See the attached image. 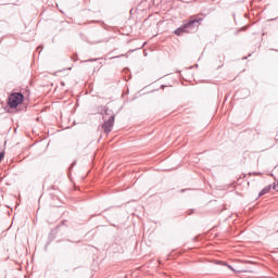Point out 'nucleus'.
<instances>
[{
  "mask_svg": "<svg viewBox=\"0 0 278 278\" xmlns=\"http://www.w3.org/2000/svg\"><path fill=\"white\" fill-rule=\"evenodd\" d=\"M203 17L199 15H192L189 17V21L186 22L182 26L185 27L186 31H190V29H194V25H197V28H199V25H201Z\"/></svg>",
  "mask_w": 278,
  "mask_h": 278,
  "instance_id": "obj_1",
  "label": "nucleus"
},
{
  "mask_svg": "<svg viewBox=\"0 0 278 278\" xmlns=\"http://www.w3.org/2000/svg\"><path fill=\"white\" fill-rule=\"evenodd\" d=\"M23 94L22 93H13L9 97V108H18V105H21V103H23Z\"/></svg>",
  "mask_w": 278,
  "mask_h": 278,
  "instance_id": "obj_2",
  "label": "nucleus"
},
{
  "mask_svg": "<svg viewBox=\"0 0 278 278\" xmlns=\"http://www.w3.org/2000/svg\"><path fill=\"white\" fill-rule=\"evenodd\" d=\"M112 127H114V115L109 117V119L103 124L102 129L106 134H110V131H112Z\"/></svg>",
  "mask_w": 278,
  "mask_h": 278,
  "instance_id": "obj_3",
  "label": "nucleus"
},
{
  "mask_svg": "<svg viewBox=\"0 0 278 278\" xmlns=\"http://www.w3.org/2000/svg\"><path fill=\"white\" fill-rule=\"evenodd\" d=\"M174 34L176 36H184V34H190V30H186L185 26L182 25L181 27L177 28Z\"/></svg>",
  "mask_w": 278,
  "mask_h": 278,
  "instance_id": "obj_4",
  "label": "nucleus"
},
{
  "mask_svg": "<svg viewBox=\"0 0 278 278\" xmlns=\"http://www.w3.org/2000/svg\"><path fill=\"white\" fill-rule=\"evenodd\" d=\"M270 192V186L265 187L258 194V197H264V194H268Z\"/></svg>",
  "mask_w": 278,
  "mask_h": 278,
  "instance_id": "obj_5",
  "label": "nucleus"
},
{
  "mask_svg": "<svg viewBox=\"0 0 278 278\" xmlns=\"http://www.w3.org/2000/svg\"><path fill=\"white\" fill-rule=\"evenodd\" d=\"M3 157H4V153L0 152V162H1V160H3Z\"/></svg>",
  "mask_w": 278,
  "mask_h": 278,
  "instance_id": "obj_6",
  "label": "nucleus"
},
{
  "mask_svg": "<svg viewBox=\"0 0 278 278\" xmlns=\"http://www.w3.org/2000/svg\"><path fill=\"white\" fill-rule=\"evenodd\" d=\"M109 114H110V111L106 110L105 111V116H109Z\"/></svg>",
  "mask_w": 278,
  "mask_h": 278,
  "instance_id": "obj_7",
  "label": "nucleus"
}]
</instances>
